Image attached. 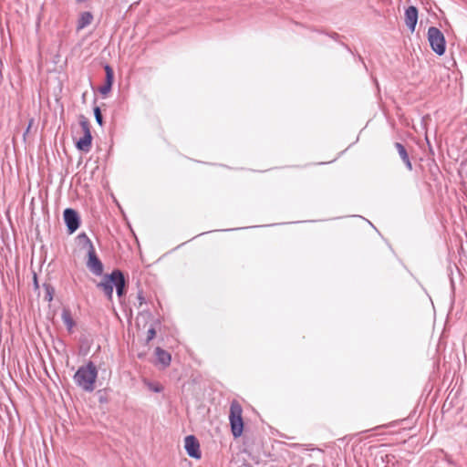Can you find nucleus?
Wrapping results in <instances>:
<instances>
[{"label": "nucleus", "mask_w": 467, "mask_h": 467, "mask_svg": "<svg viewBox=\"0 0 467 467\" xmlns=\"http://www.w3.org/2000/svg\"><path fill=\"white\" fill-rule=\"evenodd\" d=\"M92 20V16L90 13L87 12V13H84L81 16V20H80V24H79V27L80 28H83L85 27L86 26H88V24H90Z\"/></svg>", "instance_id": "f3484780"}, {"label": "nucleus", "mask_w": 467, "mask_h": 467, "mask_svg": "<svg viewBox=\"0 0 467 467\" xmlns=\"http://www.w3.org/2000/svg\"><path fill=\"white\" fill-rule=\"evenodd\" d=\"M242 413L243 409L241 404L236 400H233L230 406L229 420L231 431L234 438L240 437L244 431Z\"/></svg>", "instance_id": "f03ea898"}, {"label": "nucleus", "mask_w": 467, "mask_h": 467, "mask_svg": "<svg viewBox=\"0 0 467 467\" xmlns=\"http://www.w3.org/2000/svg\"><path fill=\"white\" fill-rule=\"evenodd\" d=\"M184 448L188 455L194 459L201 458L200 443L193 435H188L184 439Z\"/></svg>", "instance_id": "6e6552de"}, {"label": "nucleus", "mask_w": 467, "mask_h": 467, "mask_svg": "<svg viewBox=\"0 0 467 467\" xmlns=\"http://www.w3.org/2000/svg\"><path fill=\"white\" fill-rule=\"evenodd\" d=\"M138 299L140 300V305H141L143 303V296H142L141 293H139Z\"/></svg>", "instance_id": "4be33fe9"}, {"label": "nucleus", "mask_w": 467, "mask_h": 467, "mask_svg": "<svg viewBox=\"0 0 467 467\" xmlns=\"http://www.w3.org/2000/svg\"><path fill=\"white\" fill-rule=\"evenodd\" d=\"M114 287L116 288L117 296L119 300L126 295V280L123 273L119 270L118 276Z\"/></svg>", "instance_id": "9d476101"}, {"label": "nucleus", "mask_w": 467, "mask_h": 467, "mask_svg": "<svg viewBox=\"0 0 467 467\" xmlns=\"http://www.w3.org/2000/svg\"><path fill=\"white\" fill-rule=\"evenodd\" d=\"M418 11L416 7L410 5V32H413L417 24Z\"/></svg>", "instance_id": "2eb2a0df"}, {"label": "nucleus", "mask_w": 467, "mask_h": 467, "mask_svg": "<svg viewBox=\"0 0 467 467\" xmlns=\"http://www.w3.org/2000/svg\"><path fill=\"white\" fill-rule=\"evenodd\" d=\"M155 353H156V356H157V360L158 362L163 367V368H167L170 366L171 364V356L169 352H167L166 350L161 348H156L155 349Z\"/></svg>", "instance_id": "9b49d317"}, {"label": "nucleus", "mask_w": 467, "mask_h": 467, "mask_svg": "<svg viewBox=\"0 0 467 467\" xmlns=\"http://www.w3.org/2000/svg\"><path fill=\"white\" fill-rule=\"evenodd\" d=\"M428 39L432 50L441 56L445 52V38L443 34L436 27L431 26L428 30Z\"/></svg>", "instance_id": "20e7f679"}, {"label": "nucleus", "mask_w": 467, "mask_h": 467, "mask_svg": "<svg viewBox=\"0 0 467 467\" xmlns=\"http://www.w3.org/2000/svg\"><path fill=\"white\" fill-rule=\"evenodd\" d=\"M34 281H35V285H36V286H37V280H36V275H35V277H34Z\"/></svg>", "instance_id": "5701e85b"}, {"label": "nucleus", "mask_w": 467, "mask_h": 467, "mask_svg": "<svg viewBox=\"0 0 467 467\" xmlns=\"http://www.w3.org/2000/svg\"><path fill=\"white\" fill-rule=\"evenodd\" d=\"M44 288L46 292L44 296L45 300L47 302H51L53 300L54 288L49 284H45Z\"/></svg>", "instance_id": "dca6fc26"}, {"label": "nucleus", "mask_w": 467, "mask_h": 467, "mask_svg": "<svg viewBox=\"0 0 467 467\" xmlns=\"http://www.w3.org/2000/svg\"><path fill=\"white\" fill-rule=\"evenodd\" d=\"M119 269L113 270L110 274L105 275L103 278L97 284V287L103 292L107 299L112 302L113 288L118 276Z\"/></svg>", "instance_id": "39448f33"}, {"label": "nucleus", "mask_w": 467, "mask_h": 467, "mask_svg": "<svg viewBox=\"0 0 467 467\" xmlns=\"http://www.w3.org/2000/svg\"><path fill=\"white\" fill-rule=\"evenodd\" d=\"M88 261L86 263V265L88 269L94 274L95 275H101L103 274V264L98 257L96 254L95 249H90V251H88Z\"/></svg>", "instance_id": "423d86ee"}, {"label": "nucleus", "mask_w": 467, "mask_h": 467, "mask_svg": "<svg viewBox=\"0 0 467 467\" xmlns=\"http://www.w3.org/2000/svg\"><path fill=\"white\" fill-rule=\"evenodd\" d=\"M395 147L397 148V150H398L401 159L405 162V164L409 167V155L407 153L405 147L400 142H396Z\"/></svg>", "instance_id": "4468645a"}, {"label": "nucleus", "mask_w": 467, "mask_h": 467, "mask_svg": "<svg viewBox=\"0 0 467 467\" xmlns=\"http://www.w3.org/2000/svg\"><path fill=\"white\" fill-rule=\"evenodd\" d=\"M404 9V21L407 26H409V6H403Z\"/></svg>", "instance_id": "aec40b11"}, {"label": "nucleus", "mask_w": 467, "mask_h": 467, "mask_svg": "<svg viewBox=\"0 0 467 467\" xmlns=\"http://www.w3.org/2000/svg\"><path fill=\"white\" fill-rule=\"evenodd\" d=\"M156 335V331L153 327L150 328L147 332V342H150L154 338Z\"/></svg>", "instance_id": "6ab92c4d"}, {"label": "nucleus", "mask_w": 467, "mask_h": 467, "mask_svg": "<svg viewBox=\"0 0 467 467\" xmlns=\"http://www.w3.org/2000/svg\"><path fill=\"white\" fill-rule=\"evenodd\" d=\"M150 389L151 390H153L154 392H161V389H162V388H161V386H159V385H157V386H152L151 384H150Z\"/></svg>", "instance_id": "412c9836"}, {"label": "nucleus", "mask_w": 467, "mask_h": 467, "mask_svg": "<svg viewBox=\"0 0 467 467\" xmlns=\"http://www.w3.org/2000/svg\"><path fill=\"white\" fill-rule=\"evenodd\" d=\"M63 215L68 233L70 234L75 233L78 229L80 224V218L78 216V213L71 208H67L64 211Z\"/></svg>", "instance_id": "0eeeda50"}, {"label": "nucleus", "mask_w": 467, "mask_h": 467, "mask_svg": "<svg viewBox=\"0 0 467 467\" xmlns=\"http://www.w3.org/2000/svg\"><path fill=\"white\" fill-rule=\"evenodd\" d=\"M61 318L63 323L66 325L67 331L72 333L73 328L76 326V322L74 321L71 311L68 308H63Z\"/></svg>", "instance_id": "f8f14e48"}, {"label": "nucleus", "mask_w": 467, "mask_h": 467, "mask_svg": "<svg viewBox=\"0 0 467 467\" xmlns=\"http://www.w3.org/2000/svg\"><path fill=\"white\" fill-rule=\"evenodd\" d=\"M94 115H95V119H96L97 123L99 126H102L103 125V118H102V114H101L100 109L99 107H95L94 108Z\"/></svg>", "instance_id": "a211bd4d"}, {"label": "nucleus", "mask_w": 467, "mask_h": 467, "mask_svg": "<svg viewBox=\"0 0 467 467\" xmlns=\"http://www.w3.org/2000/svg\"><path fill=\"white\" fill-rule=\"evenodd\" d=\"M79 125L83 131V137H81L76 143L78 150L88 152L92 145V135L90 132L89 122L84 116H80Z\"/></svg>", "instance_id": "7ed1b4c3"}, {"label": "nucleus", "mask_w": 467, "mask_h": 467, "mask_svg": "<svg viewBox=\"0 0 467 467\" xmlns=\"http://www.w3.org/2000/svg\"><path fill=\"white\" fill-rule=\"evenodd\" d=\"M98 377V370L93 362L78 368L74 375L75 383L87 392H92L95 389V382Z\"/></svg>", "instance_id": "f257e3e1"}, {"label": "nucleus", "mask_w": 467, "mask_h": 467, "mask_svg": "<svg viewBox=\"0 0 467 467\" xmlns=\"http://www.w3.org/2000/svg\"><path fill=\"white\" fill-rule=\"evenodd\" d=\"M78 244L88 251H90V249H95L91 240L88 238V236L85 233H81L78 235Z\"/></svg>", "instance_id": "ddd939ff"}, {"label": "nucleus", "mask_w": 467, "mask_h": 467, "mask_svg": "<svg viewBox=\"0 0 467 467\" xmlns=\"http://www.w3.org/2000/svg\"><path fill=\"white\" fill-rule=\"evenodd\" d=\"M104 68L106 72V80L105 84L99 88V91L101 95L106 96L111 89L114 80V72L111 67L109 65H106Z\"/></svg>", "instance_id": "1a4fd4ad"}]
</instances>
